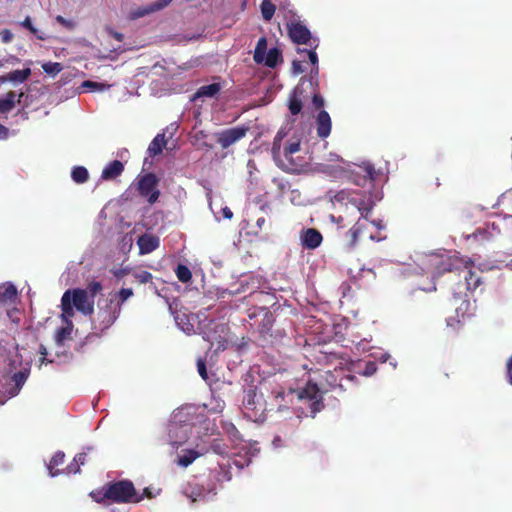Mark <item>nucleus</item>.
Instances as JSON below:
<instances>
[{
  "label": "nucleus",
  "mask_w": 512,
  "mask_h": 512,
  "mask_svg": "<svg viewBox=\"0 0 512 512\" xmlns=\"http://www.w3.org/2000/svg\"><path fill=\"white\" fill-rule=\"evenodd\" d=\"M22 96L23 93H20L16 100L17 94L14 91H9L5 98L0 99V113L4 114L12 111L16 103H20Z\"/></svg>",
  "instance_id": "nucleus-20"
},
{
  "label": "nucleus",
  "mask_w": 512,
  "mask_h": 512,
  "mask_svg": "<svg viewBox=\"0 0 512 512\" xmlns=\"http://www.w3.org/2000/svg\"><path fill=\"white\" fill-rule=\"evenodd\" d=\"M460 273L463 274L466 289L468 291H475L483 282H482V271L479 269H475L473 262L470 260V264H468L467 268H462Z\"/></svg>",
  "instance_id": "nucleus-13"
},
{
  "label": "nucleus",
  "mask_w": 512,
  "mask_h": 512,
  "mask_svg": "<svg viewBox=\"0 0 512 512\" xmlns=\"http://www.w3.org/2000/svg\"><path fill=\"white\" fill-rule=\"evenodd\" d=\"M172 1L173 0H157V1L153 2V3L148 4V5H149V8L151 10V13H154V12L163 10L164 8L169 6Z\"/></svg>",
  "instance_id": "nucleus-43"
},
{
  "label": "nucleus",
  "mask_w": 512,
  "mask_h": 512,
  "mask_svg": "<svg viewBox=\"0 0 512 512\" xmlns=\"http://www.w3.org/2000/svg\"><path fill=\"white\" fill-rule=\"evenodd\" d=\"M26 379H27V374L25 371H18L16 373H14L12 376V380L18 389H20L21 386L25 383Z\"/></svg>",
  "instance_id": "nucleus-45"
},
{
  "label": "nucleus",
  "mask_w": 512,
  "mask_h": 512,
  "mask_svg": "<svg viewBox=\"0 0 512 512\" xmlns=\"http://www.w3.org/2000/svg\"><path fill=\"white\" fill-rule=\"evenodd\" d=\"M90 497L99 504L139 503L143 495H139L132 481L128 479L112 481L103 487L90 492Z\"/></svg>",
  "instance_id": "nucleus-1"
},
{
  "label": "nucleus",
  "mask_w": 512,
  "mask_h": 512,
  "mask_svg": "<svg viewBox=\"0 0 512 512\" xmlns=\"http://www.w3.org/2000/svg\"><path fill=\"white\" fill-rule=\"evenodd\" d=\"M242 405L245 414L249 418H256L265 410L261 403V397L257 396L256 388H250L245 391Z\"/></svg>",
  "instance_id": "nucleus-12"
},
{
  "label": "nucleus",
  "mask_w": 512,
  "mask_h": 512,
  "mask_svg": "<svg viewBox=\"0 0 512 512\" xmlns=\"http://www.w3.org/2000/svg\"><path fill=\"white\" fill-rule=\"evenodd\" d=\"M74 308L75 307L73 306V304H71V301L69 299V294L64 293L61 298V310H62L61 320L64 323L72 322L71 319L75 315Z\"/></svg>",
  "instance_id": "nucleus-21"
},
{
  "label": "nucleus",
  "mask_w": 512,
  "mask_h": 512,
  "mask_svg": "<svg viewBox=\"0 0 512 512\" xmlns=\"http://www.w3.org/2000/svg\"><path fill=\"white\" fill-rule=\"evenodd\" d=\"M249 130L250 127L246 125L223 130L217 134V143L222 149H227L244 138Z\"/></svg>",
  "instance_id": "nucleus-11"
},
{
  "label": "nucleus",
  "mask_w": 512,
  "mask_h": 512,
  "mask_svg": "<svg viewBox=\"0 0 512 512\" xmlns=\"http://www.w3.org/2000/svg\"><path fill=\"white\" fill-rule=\"evenodd\" d=\"M316 48L310 47V50H299V53H306L310 63L315 66V73H318V55L315 52Z\"/></svg>",
  "instance_id": "nucleus-40"
},
{
  "label": "nucleus",
  "mask_w": 512,
  "mask_h": 512,
  "mask_svg": "<svg viewBox=\"0 0 512 512\" xmlns=\"http://www.w3.org/2000/svg\"><path fill=\"white\" fill-rule=\"evenodd\" d=\"M368 238L372 241L379 240V238H376L372 233L368 232V228L366 230H363V239Z\"/></svg>",
  "instance_id": "nucleus-60"
},
{
  "label": "nucleus",
  "mask_w": 512,
  "mask_h": 512,
  "mask_svg": "<svg viewBox=\"0 0 512 512\" xmlns=\"http://www.w3.org/2000/svg\"><path fill=\"white\" fill-rule=\"evenodd\" d=\"M354 380H356V376L354 375H345L343 378L340 379L339 383L338 384H332L330 383V386L332 388H335V387H339L340 389H343L344 388V384H343V381H346V382H353Z\"/></svg>",
  "instance_id": "nucleus-51"
},
{
  "label": "nucleus",
  "mask_w": 512,
  "mask_h": 512,
  "mask_svg": "<svg viewBox=\"0 0 512 512\" xmlns=\"http://www.w3.org/2000/svg\"><path fill=\"white\" fill-rule=\"evenodd\" d=\"M85 290L88 291L89 297L94 300L95 296L101 292L102 284L99 281H92L87 285Z\"/></svg>",
  "instance_id": "nucleus-38"
},
{
  "label": "nucleus",
  "mask_w": 512,
  "mask_h": 512,
  "mask_svg": "<svg viewBox=\"0 0 512 512\" xmlns=\"http://www.w3.org/2000/svg\"><path fill=\"white\" fill-rule=\"evenodd\" d=\"M184 409L179 411L175 416L174 420L171 421L168 425V433L170 437V444L172 447L178 448L181 446L187 439L188 433V424L180 425V423L185 422L186 420L182 419V414Z\"/></svg>",
  "instance_id": "nucleus-10"
},
{
  "label": "nucleus",
  "mask_w": 512,
  "mask_h": 512,
  "mask_svg": "<svg viewBox=\"0 0 512 512\" xmlns=\"http://www.w3.org/2000/svg\"><path fill=\"white\" fill-rule=\"evenodd\" d=\"M121 310L117 302L109 298L102 304L98 302V311L92 320V328L96 333H103L109 329L120 316Z\"/></svg>",
  "instance_id": "nucleus-2"
},
{
  "label": "nucleus",
  "mask_w": 512,
  "mask_h": 512,
  "mask_svg": "<svg viewBox=\"0 0 512 512\" xmlns=\"http://www.w3.org/2000/svg\"><path fill=\"white\" fill-rule=\"evenodd\" d=\"M80 465L75 461V458L73 461L63 470L66 474H76L80 472Z\"/></svg>",
  "instance_id": "nucleus-49"
},
{
  "label": "nucleus",
  "mask_w": 512,
  "mask_h": 512,
  "mask_svg": "<svg viewBox=\"0 0 512 512\" xmlns=\"http://www.w3.org/2000/svg\"><path fill=\"white\" fill-rule=\"evenodd\" d=\"M266 52H267V39L265 37H261V38H259V40L256 44V47H255V51H254L253 59H254L255 63L262 64L264 61V56L266 55Z\"/></svg>",
  "instance_id": "nucleus-27"
},
{
  "label": "nucleus",
  "mask_w": 512,
  "mask_h": 512,
  "mask_svg": "<svg viewBox=\"0 0 512 512\" xmlns=\"http://www.w3.org/2000/svg\"><path fill=\"white\" fill-rule=\"evenodd\" d=\"M86 457H87V452H82V453L77 454L74 458H75V461L80 466H82L86 463Z\"/></svg>",
  "instance_id": "nucleus-58"
},
{
  "label": "nucleus",
  "mask_w": 512,
  "mask_h": 512,
  "mask_svg": "<svg viewBox=\"0 0 512 512\" xmlns=\"http://www.w3.org/2000/svg\"><path fill=\"white\" fill-rule=\"evenodd\" d=\"M124 171V164L119 160H113L109 162L101 173L103 180L109 181L119 177Z\"/></svg>",
  "instance_id": "nucleus-17"
},
{
  "label": "nucleus",
  "mask_w": 512,
  "mask_h": 512,
  "mask_svg": "<svg viewBox=\"0 0 512 512\" xmlns=\"http://www.w3.org/2000/svg\"><path fill=\"white\" fill-rule=\"evenodd\" d=\"M158 185L159 178L157 175L155 173L148 172L138 176L136 189L141 197L145 198L150 205H153L160 197Z\"/></svg>",
  "instance_id": "nucleus-4"
},
{
  "label": "nucleus",
  "mask_w": 512,
  "mask_h": 512,
  "mask_svg": "<svg viewBox=\"0 0 512 512\" xmlns=\"http://www.w3.org/2000/svg\"><path fill=\"white\" fill-rule=\"evenodd\" d=\"M299 400H307L309 402V409L312 417L324 408L323 397L316 383L311 381L297 391Z\"/></svg>",
  "instance_id": "nucleus-5"
},
{
  "label": "nucleus",
  "mask_w": 512,
  "mask_h": 512,
  "mask_svg": "<svg viewBox=\"0 0 512 512\" xmlns=\"http://www.w3.org/2000/svg\"><path fill=\"white\" fill-rule=\"evenodd\" d=\"M301 93H302V91L300 90V88L296 87L294 89L293 94L289 98L288 108L292 115H298L302 110V107H303L302 101L297 96V94H301Z\"/></svg>",
  "instance_id": "nucleus-24"
},
{
  "label": "nucleus",
  "mask_w": 512,
  "mask_h": 512,
  "mask_svg": "<svg viewBox=\"0 0 512 512\" xmlns=\"http://www.w3.org/2000/svg\"><path fill=\"white\" fill-rule=\"evenodd\" d=\"M312 103L316 109H320L324 106V99L321 95L315 93L312 98Z\"/></svg>",
  "instance_id": "nucleus-54"
},
{
  "label": "nucleus",
  "mask_w": 512,
  "mask_h": 512,
  "mask_svg": "<svg viewBox=\"0 0 512 512\" xmlns=\"http://www.w3.org/2000/svg\"><path fill=\"white\" fill-rule=\"evenodd\" d=\"M65 460V454L62 451H57L51 458L47 469L51 477L58 476L62 471L57 469L58 466L62 465Z\"/></svg>",
  "instance_id": "nucleus-23"
},
{
  "label": "nucleus",
  "mask_w": 512,
  "mask_h": 512,
  "mask_svg": "<svg viewBox=\"0 0 512 512\" xmlns=\"http://www.w3.org/2000/svg\"><path fill=\"white\" fill-rule=\"evenodd\" d=\"M379 172L375 169L374 165L370 162H363L356 165L354 169L349 172V179L352 183L359 187H365L376 180Z\"/></svg>",
  "instance_id": "nucleus-7"
},
{
  "label": "nucleus",
  "mask_w": 512,
  "mask_h": 512,
  "mask_svg": "<svg viewBox=\"0 0 512 512\" xmlns=\"http://www.w3.org/2000/svg\"><path fill=\"white\" fill-rule=\"evenodd\" d=\"M71 177L74 182L83 184L89 179V172L84 166H76L72 169Z\"/></svg>",
  "instance_id": "nucleus-31"
},
{
  "label": "nucleus",
  "mask_w": 512,
  "mask_h": 512,
  "mask_svg": "<svg viewBox=\"0 0 512 512\" xmlns=\"http://www.w3.org/2000/svg\"><path fill=\"white\" fill-rule=\"evenodd\" d=\"M197 368H198L199 375L204 380H207L208 379V373H207V369H206V363H205V361L203 359H199L197 361Z\"/></svg>",
  "instance_id": "nucleus-50"
},
{
  "label": "nucleus",
  "mask_w": 512,
  "mask_h": 512,
  "mask_svg": "<svg viewBox=\"0 0 512 512\" xmlns=\"http://www.w3.org/2000/svg\"><path fill=\"white\" fill-rule=\"evenodd\" d=\"M336 202L343 204H351L356 208L361 217L367 220L368 214L371 212L374 206V202L371 197L364 192L360 191H339L334 196Z\"/></svg>",
  "instance_id": "nucleus-3"
},
{
  "label": "nucleus",
  "mask_w": 512,
  "mask_h": 512,
  "mask_svg": "<svg viewBox=\"0 0 512 512\" xmlns=\"http://www.w3.org/2000/svg\"><path fill=\"white\" fill-rule=\"evenodd\" d=\"M281 143L280 140H278V136H275L272 146V153L274 156H277L280 152Z\"/></svg>",
  "instance_id": "nucleus-57"
},
{
  "label": "nucleus",
  "mask_w": 512,
  "mask_h": 512,
  "mask_svg": "<svg viewBox=\"0 0 512 512\" xmlns=\"http://www.w3.org/2000/svg\"><path fill=\"white\" fill-rule=\"evenodd\" d=\"M141 495H143V498L144 497H147V498H152L153 497L152 492H151V490L149 488H145Z\"/></svg>",
  "instance_id": "nucleus-63"
},
{
  "label": "nucleus",
  "mask_w": 512,
  "mask_h": 512,
  "mask_svg": "<svg viewBox=\"0 0 512 512\" xmlns=\"http://www.w3.org/2000/svg\"><path fill=\"white\" fill-rule=\"evenodd\" d=\"M221 89H222V86L220 83H212L209 85H203L196 91L195 97L196 98H204V97L213 98L219 94Z\"/></svg>",
  "instance_id": "nucleus-22"
},
{
  "label": "nucleus",
  "mask_w": 512,
  "mask_h": 512,
  "mask_svg": "<svg viewBox=\"0 0 512 512\" xmlns=\"http://www.w3.org/2000/svg\"><path fill=\"white\" fill-rule=\"evenodd\" d=\"M133 295L131 288H121L117 293L110 295L108 298L112 302H117L121 309L122 304Z\"/></svg>",
  "instance_id": "nucleus-30"
},
{
  "label": "nucleus",
  "mask_w": 512,
  "mask_h": 512,
  "mask_svg": "<svg viewBox=\"0 0 512 512\" xmlns=\"http://www.w3.org/2000/svg\"><path fill=\"white\" fill-rule=\"evenodd\" d=\"M262 17L265 21H270L274 16L276 6L270 0H263L261 5Z\"/></svg>",
  "instance_id": "nucleus-33"
},
{
  "label": "nucleus",
  "mask_w": 512,
  "mask_h": 512,
  "mask_svg": "<svg viewBox=\"0 0 512 512\" xmlns=\"http://www.w3.org/2000/svg\"><path fill=\"white\" fill-rule=\"evenodd\" d=\"M55 19H56L57 23H59L60 25H62L65 28H67L68 30H72L76 26V23L73 20L66 19L61 15L56 16Z\"/></svg>",
  "instance_id": "nucleus-47"
},
{
  "label": "nucleus",
  "mask_w": 512,
  "mask_h": 512,
  "mask_svg": "<svg viewBox=\"0 0 512 512\" xmlns=\"http://www.w3.org/2000/svg\"><path fill=\"white\" fill-rule=\"evenodd\" d=\"M30 75H31L30 68H25L22 70H14L12 72H9L5 75L0 76V82L1 83H5V82L22 83L25 80H27Z\"/></svg>",
  "instance_id": "nucleus-19"
},
{
  "label": "nucleus",
  "mask_w": 512,
  "mask_h": 512,
  "mask_svg": "<svg viewBox=\"0 0 512 512\" xmlns=\"http://www.w3.org/2000/svg\"><path fill=\"white\" fill-rule=\"evenodd\" d=\"M149 14H152V13H151V10L149 8V5H146V6L139 7L135 11H133L132 17L134 19H136V18L144 17V16L149 15Z\"/></svg>",
  "instance_id": "nucleus-48"
},
{
  "label": "nucleus",
  "mask_w": 512,
  "mask_h": 512,
  "mask_svg": "<svg viewBox=\"0 0 512 512\" xmlns=\"http://www.w3.org/2000/svg\"><path fill=\"white\" fill-rule=\"evenodd\" d=\"M112 36L117 41L121 42L123 40V35L119 32H112Z\"/></svg>",
  "instance_id": "nucleus-64"
},
{
  "label": "nucleus",
  "mask_w": 512,
  "mask_h": 512,
  "mask_svg": "<svg viewBox=\"0 0 512 512\" xmlns=\"http://www.w3.org/2000/svg\"><path fill=\"white\" fill-rule=\"evenodd\" d=\"M166 145V139L164 134H158L149 144L148 152L150 156H156L160 154Z\"/></svg>",
  "instance_id": "nucleus-25"
},
{
  "label": "nucleus",
  "mask_w": 512,
  "mask_h": 512,
  "mask_svg": "<svg viewBox=\"0 0 512 512\" xmlns=\"http://www.w3.org/2000/svg\"><path fill=\"white\" fill-rule=\"evenodd\" d=\"M250 281H251L252 288H255V289L259 288L260 278H258V277H251Z\"/></svg>",
  "instance_id": "nucleus-61"
},
{
  "label": "nucleus",
  "mask_w": 512,
  "mask_h": 512,
  "mask_svg": "<svg viewBox=\"0 0 512 512\" xmlns=\"http://www.w3.org/2000/svg\"><path fill=\"white\" fill-rule=\"evenodd\" d=\"M66 325L64 327H61L57 330L55 335V340L58 345H63L64 341L71 338L72 330H73V323H65Z\"/></svg>",
  "instance_id": "nucleus-29"
},
{
  "label": "nucleus",
  "mask_w": 512,
  "mask_h": 512,
  "mask_svg": "<svg viewBox=\"0 0 512 512\" xmlns=\"http://www.w3.org/2000/svg\"><path fill=\"white\" fill-rule=\"evenodd\" d=\"M470 264V259L464 258L458 254H453L438 259L435 265V273L437 276H441L446 272H459L462 268H467Z\"/></svg>",
  "instance_id": "nucleus-8"
},
{
  "label": "nucleus",
  "mask_w": 512,
  "mask_h": 512,
  "mask_svg": "<svg viewBox=\"0 0 512 512\" xmlns=\"http://www.w3.org/2000/svg\"><path fill=\"white\" fill-rule=\"evenodd\" d=\"M42 69L47 74H57L62 70V65L58 62H48L42 65Z\"/></svg>",
  "instance_id": "nucleus-41"
},
{
  "label": "nucleus",
  "mask_w": 512,
  "mask_h": 512,
  "mask_svg": "<svg viewBox=\"0 0 512 512\" xmlns=\"http://www.w3.org/2000/svg\"><path fill=\"white\" fill-rule=\"evenodd\" d=\"M133 277L141 284L152 282L153 279L152 274L146 270L134 272Z\"/></svg>",
  "instance_id": "nucleus-37"
},
{
  "label": "nucleus",
  "mask_w": 512,
  "mask_h": 512,
  "mask_svg": "<svg viewBox=\"0 0 512 512\" xmlns=\"http://www.w3.org/2000/svg\"><path fill=\"white\" fill-rule=\"evenodd\" d=\"M506 376L508 383L512 386V356L506 362Z\"/></svg>",
  "instance_id": "nucleus-53"
},
{
  "label": "nucleus",
  "mask_w": 512,
  "mask_h": 512,
  "mask_svg": "<svg viewBox=\"0 0 512 512\" xmlns=\"http://www.w3.org/2000/svg\"><path fill=\"white\" fill-rule=\"evenodd\" d=\"M39 353L41 355L40 362L41 364L46 362V356L48 354L46 347L43 344L39 346Z\"/></svg>",
  "instance_id": "nucleus-59"
},
{
  "label": "nucleus",
  "mask_w": 512,
  "mask_h": 512,
  "mask_svg": "<svg viewBox=\"0 0 512 512\" xmlns=\"http://www.w3.org/2000/svg\"><path fill=\"white\" fill-rule=\"evenodd\" d=\"M159 238L154 235L144 234L139 237L137 244L139 246L140 254H148L154 251L159 246Z\"/></svg>",
  "instance_id": "nucleus-18"
},
{
  "label": "nucleus",
  "mask_w": 512,
  "mask_h": 512,
  "mask_svg": "<svg viewBox=\"0 0 512 512\" xmlns=\"http://www.w3.org/2000/svg\"><path fill=\"white\" fill-rule=\"evenodd\" d=\"M367 229V223L365 221H361L360 219L347 231L346 238L347 243L346 247L349 251L354 250L357 243L363 239V230Z\"/></svg>",
  "instance_id": "nucleus-15"
},
{
  "label": "nucleus",
  "mask_w": 512,
  "mask_h": 512,
  "mask_svg": "<svg viewBox=\"0 0 512 512\" xmlns=\"http://www.w3.org/2000/svg\"><path fill=\"white\" fill-rule=\"evenodd\" d=\"M272 182L280 194H284L290 188V183L284 178H273Z\"/></svg>",
  "instance_id": "nucleus-42"
},
{
  "label": "nucleus",
  "mask_w": 512,
  "mask_h": 512,
  "mask_svg": "<svg viewBox=\"0 0 512 512\" xmlns=\"http://www.w3.org/2000/svg\"><path fill=\"white\" fill-rule=\"evenodd\" d=\"M300 150V140L289 142L284 148V156L285 158H289L294 153Z\"/></svg>",
  "instance_id": "nucleus-39"
},
{
  "label": "nucleus",
  "mask_w": 512,
  "mask_h": 512,
  "mask_svg": "<svg viewBox=\"0 0 512 512\" xmlns=\"http://www.w3.org/2000/svg\"><path fill=\"white\" fill-rule=\"evenodd\" d=\"M294 392L295 390L290 389L288 393H286L282 387H279L272 391V395L276 403L277 410L280 411L282 410L283 407H285V405L283 404V402H285V397L292 396Z\"/></svg>",
  "instance_id": "nucleus-28"
},
{
  "label": "nucleus",
  "mask_w": 512,
  "mask_h": 512,
  "mask_svg": "<svg viewBox=\"0 0 512 512\" xmlns=\"http://www.w3.org/2000/svg\"><path fill=\"white\" fill-rule=\"evenodd\" d=\"M300 241L303 248L314 250L321 245L323 236L315 228H306L302 229L300 232Z\"/></svg>",
  "instance_id": "nucleus-14"
},
{
  "label": "nucleus",
  "mask_w": 512,
  "mask_h": 512,
  "mask_svg": "<svg viewBox=\"0 0 512 512\" xmlns=\"http://www.w3.org/2000/svg\"><path fill=\"white\" fill-rule=\"evenodd\" d=\"M316 124H317V135L325 139L327 138L331 133L332 128V122L331 118L327 111L321 110L316 118Z\"/></svg>",
  "instance_id": "nucleus-16"
},
{
  "label": "nucleus",
  "mask_w": 512,
  "mask_h": 512,
  "mask_svg": "<svg viewBox=\"0 0 512 512\" xmlns=\"http://www.w3.org/2000/svg\"><path fill=\"white\" fill-rule=\"evenodd\" d=\"M1 40L3 43H9L13 39V34L10 30L4 29L1 33Z\"/></svg>",
  "instance_id": "nucleus-56"
},
{
  "label": "nucleus",
  "mask_w": 512,
  "mask_h": 512,
  "mask_svg": "<svg viewBox=\"0 0 512 512\" xmlns=\"http://www.w3.org/2000/svg\"><path fill=\"white\" fill-rule=\"evenodd\" d=\"M186 494L192 502L203 501L206 498V493L199 486H191L189 490H186Z\"/></svg>",
  "instance_id": "nucleus-35"
},
{
  "label": "nucleus",
  "mask_w": 512,
  "mask_h": 512,
  "mask_svg": "<svg viewBox=\"0 0 512 512\" xmlns=\"http://www.w3.org/2000/svg\"><path fill=\"white\" fill-rule=\"evenodd\" d=\"M21 25L28 29L32 34H34L39 40H44L45 37L38 34V30L33 26L31 18L27 16L22 22Z\"/></svg>",
  "instance_id": "nucleus-44"
},
{
  "label": "nucleus",
  "mask_w": 512,
  "mask_h": 512,
  "mask_svg": "<svg viewBox=\"0 0 512 512\" xmlns=\"http://www.w3.org/2000/svg\"><path fill=\"white\" fill-rule=\"evenodd\" d=\"M176 276L182 283H187L192 279V273L190 269L182 264H179L175 269Z\"/></svg>",
  "instance_id": "nucleus-36"
},
{
  "label": "nucleus",
  "mask_w": 512,
  "mask_h": 512,
  "mask_svg": "<svg viewBox=\"0 0 512 512\" xmlns=\"http://www.w3.org/2000/svg\"><path fill=\"white\" fill-rule=\"evenodd\" d=\"M263 311H264V316L262 319V323L259 327V332L261 334L265 335L270 332V330L273 326V323H274V317L269 310L264 309Z\"/></svg>",
  "instance_id": "nucleus-32"
},
{
  "label": "nucleus",
  "mask_w": 512,
  "mask_h": 512,
  "mask_svg": "<svg viewBox=\"0 0 512 512\" xmlns=\"http://www.w3.org/2000/svg\"><path fill=\"white\" fill-rule=\"evenodd\" d=\"M7 134L8 129L4 125L0 124V138H5Z\"/></svg>",
  "instance_id": "nucleus-62"
},
{
  "label": "nucleus",
  "mask_w": 512,
  "mask_h": 512,
  "mask_svg": "<svg viewBox=\"0 0 512 512\" xmlns=\"http://www.w3.org/2000/svg\"><path fill=\"white\" fill-rule=\"evenodd\" d=\"M287 30L288 35L293 43L298 45L304 44L313 48L318 47V38H313L309 29L301 22L291 21L287 23Z\"/></svg>",
  "instance_id": "nucleus-6"
},
{
  "label": "nucleus",
  "mask_w": 512,
  "mask_h": 512,
  "mask_svg": "<svg viewBox=\"0 0 512 512\" xmlns=\"http://www.w3.org/2000/svg\"><path fill=\"white\" fill-rule=\"evenodd\" d=\"M280 61H282V53L278 48H271L264 56L265 65L269 68H274Z\"/></svg>",
  "instance_id": "nucleus-26"
},
{
  "label": "nucleus",
  "mask_w": 512,
  "mask_h": 512,
  "mask_svg": "<svg viewBox=\"0 0 512 512\" xmlns=\"http://www.w3.org/2000/svg\"><path fill=\"white\" fill-rule=\"evenodd\" d=\"M200 454L194 450H187L182 456L178 458V464L182 467H187L198 458Z\"/></svg>",
  "instance_id": "nucleus-34"
},
{
  "label": "nucleus",
  "mask_w": 512,
  "mask_h": 512,
  "mask_svg": "<svg viewBox=\"0 0 512 512\" xmlns=\"http://www.w3.org/2000/svg\"><path fill=\"white\" fill-rule=\"evenodd\" d=\"M16 295H17V290L13 285H10L9 287H7L3 293V297L5 299H12V298L16 297Z\"/></svg>",
  "instance_id": "nucleus-52"
},
{
  "label": "nucleus",
  "mask_w": 512,
  "mask_h": 512,
  "mask_svg": "<svg viewBox=\"0 0 512 512\" xmlns=\"http://www.w3.org/2000/svg\"><path fill=\"white\" fill-rule=\"evenodd\" d=\"M292 72L295 75L301 74L304 72L302 62L299 60H294L292 62Z\"/></svg>",
  "instance_id": "nucleus-55"
},
{
  "label": "nucleus",
  "mask_w": 512,
  "mask_h": 512,
  "mask_svg": "<svg viewBox=\"0 0 512 512\" xmlns=\"http://www.w3.org/2000/svg\"><path fill=\"white\" fill-rule=\"evenodd\" d=\"M82 87L83 88H87L90 91H96V90L102 91V90H104L106 85L103 84V83L94 82V81H91V80H86V81H84L82 83Z\"/></svg>",
  "instance_id": "nucleus-46"
},
{
  "label": "nucleus",
  "mask_w": 512,
  "mask_h": 512,
  "mask_svg": "<svg viewBox=\"0 0 512 512\" xmlns=\"http://www.w3.org/2000/svg\"><path fill=\"white\" fill-rule=\"evenodd\" d=\"M64 293L69 294L71 304L83 315H91L94 311V300L88 295V291L80 288L68 289Z\"/></svg>",
  "instance_id": "nucleus-9"
}]
</instances>
